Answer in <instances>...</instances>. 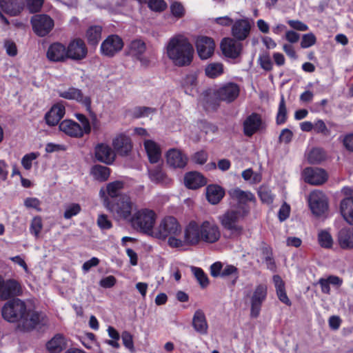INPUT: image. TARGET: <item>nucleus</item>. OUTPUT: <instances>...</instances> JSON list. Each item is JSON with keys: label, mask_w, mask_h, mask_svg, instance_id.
Returning a JSON list of instances; mask_svg holds the SVG:
<instances>
[{"label": "nucleus", "mask_w": 353, "mask_h": 353, "mask_svg": "<svg viewBox=\"0 0 353 353\" xmlns=\"http://www.w3.org/2000/svg\"><path fill=\"white\" fill-rule=\"evenodd\" d=\"M97 225L101 230H109L112 227L111 221L105 214H99L97 221Z\"/></svg>", "instance_id": "6e6d98bb"}, {"label": "nucleus", "mask_w": 353, "mask_h": 353, "mask_svg": "<svg viewBox=\"0 0 353 353\" xmlns=\"http://www.w3.org/2000/svg\"><path fill=\"white\" fill-rule=\"evenodd\" d=\"M81 210V208L79 204L74 203H70L65 206L63 216L65 219H69L77 215Z\"/></svg>", "instance_id": "8fccbe9b"}, {"label": "nucleus", "mask_w": 353, "mask_h": 353, "mask_svg": "<svg viewBox=\"0 0 353 353\" xmlns=\"http://www.w3.org/2000/svg\"><path fill=\"white\" fill-rule=\"evenodd\" d=\"M148 5L150 10L155 12L163 11L167 7V4L163 0H150Z\"/></svg>", "instance_id": "4d7b16f0"}, {"label": "nucleus", "mask_w": 353, "mask_h": 353, "mask_svg": "<svg viewBox=\"0 0 353 353\" xmlns=\"http://www.w3.org/2000/svg\"><path fill=\"white\" fill-rule=\"evenodd\" d=\"M102 27L92 26L86 31L85 37L90 45H97L101 38Z\"/></svg>", "instance_id": "79ce46f5"}, {"label": "nucleus", "mask_w": 353, "mask_h": 353, "mask_svg": "<svg viewBox=\"0 0 353 353\" xmlns=\"http://www.w3.org/2000/svg\"><path fill=\"white\" fill-rule=\"evenodd\" d=\"M182 234V227L178 220L172 216L163 218L154 228L152 236L160 241H166L172 248H179L186 244L185 237L179 238Z\"/></svg>", "instance_id": "7ed1b4c3"}, {"label": "nucleus", "mask_w": 353, "mask_h": 353, "mask_svg": "<svg viewBox=\"0 0 353 353\" xmlns=\"http://www.w3.org/2000/svg\"><path fill=\"white\" fill-rule=\"evenodd\" d=\"M250 208L246 206L239 208H232L219 216L218 219L223 229L229 232L230 235L239 236L243 231V228L239 221L248 214Z\"/></svg>", "instance_id": "20e7f679"}, {"label": "nucleus", "mask_w": 353, "mask_h": 353, "mask_svg": "<svg viewBox=\"0 0 353 353\" xmlns=\"http://www.w3.org/2000/svg\"><path fill=\"white\" fill-rule=\"evenodd\" d=\"M191 270L201 286L202 288L206 287L209 283V281L203 270L196 267H192Z\"/></svg>", "instance_id": "09e8293b"}, {"label": "nucleus", "mask_w": 353, "mask_h": 353, "mask_svg": "<svg viewBox=\"0 0 353 353\" xmlns=\"http://www.w3.org/2000/svg\"><path fill=\"white\" fill-rule=\"evenodd\" d=\"M65 337L60 334H56L46 344V347L50 353H59L66 347Z\"/></svg>", "instance_id": "4c0bfd02"}, {"label": "nucleus", "mask_w": 353, "mask_h": 353, "mask_svg": "<svg viewBox=\"0 0 353 353\" xmlns=\"http://www.w3.org/2000/svg\"><path fill=\"white\" fill-rule=\"evenodd\" d=\"M46 316L42 312L34 310H28L17 324V329L23 332H28L46 324Z\"/></svg>", "instance_id": "0eeeda50"}, {"label": "nucleus", "mask_w": 353, "mask_h": 353, "mask_svg": "<svg viewBox=\"0 0 353 353\" xmlns=\"http://www.w3.org/2000/svg\"><path fill=\"white\" fill-rule=\"evenodd\" d=\"M128 48L129 53L139 59L142 64L147 65L148 63V60L143 57L146 50V45L143 40L140 39L132 40L129 44Z\"/></svg>", "instance_id": "2f4dec72"}, {"label": "nucleus", "mask_w": 353, "mask_h": 353, "mask_svg": "<svg viewBox=\"0 0 353 353\" xmlns=\"http://www.w3.org/2000/svg\"><path fill=\"white\" fill-rule=\"evenodd\" d=\"M67 59L81 61L84 59L88 54V48L85 42L76 39L71 41L66 47Z\"/></svg>", "instance_id": "dca6fc26"}, {"label": "nucleus", "mask_w": 353, "mask_h": 353, "mask_svg": "<svg viewBox=\"0 0 353 353\" xmlns=\"http://www.w3.org/2000/svg\"><path fill=\"white\" fill-rule=\"evenodd\" d=\"M94 157L98 161L110 165L114 161L116 154L110 145L101 143L95 146Z\"/></svg>", "instance_id": "4be33fe9"}, {"label": "nucleus", "mask_w": 353, "mask_h": 353, "mask_svg": "<svg viewBox=\"0 0 353 353\" xmlns=\"http://www.w3.org/2000/svg\"><path fill=\"white\" fill-rule=\"evenodd\" d=\"M123 47L122 39L116 34L108 36L101 43L100 51L105 57H112Z\"/></svg>", "instance_id": "2eb2a0df"}, {"label": "nucleus", "mask_w": 353, "mask_h": 353, "mask_svg": "<svg viewBox=\"0 0 353 353\" xmlns=\"http://www.w3.org/2000/svg\"><path fill=\"white\" fill-rule=\"evenodd\" d=\"M225 194L224 190L217 185H210L206 188V197L208 201L213 204H217Z\"/></svg>", "instance_id": "e433bc0d"}, {"label": "nucleus", "mask_w": 353, "mask_h": 353, "mask_svg": "<svg viewBox=\"0 0 353 353\" xmlns=\"http://www.w3.org/2000/svg\"><path fill=\"white\" fill-rule=\"evenodd\" d=\"M293 137L292 132L288 128H285L281 130L279 139L281 143H289Z\"/></svg>", "instance_id": "774afa93"}, {"label": "nucleus", "mask_w": 353, "mask_h": 353, "mask_svg": "<svg viewBox=\"0 0 353 353\" xmlns=\"http://www.w3.org/2000/svg\"><path fill=\"white\" fill-rule=\"evenodd\" d=\"M163 52L174 65L183 67L192 63L194 50L188 37L184 34L178 33L168 39Z\"/></svg>", "instance_id": "f03ea898"}, {"label": "nucleus", "mask_w": 353, "mask_h": 353, "mask_svg": "<svg viewBox=\"0 0 353 353\" xmlns=\"http://www.w3.org/2000/svg\"><path fill=\"white\" fill-rule=\"evenodd\" d=\"M2 283L0 287L1 300H8L21 294V286L17 281L14 279L5 280L3 278Z\"/></svg>", "instance_id": "412c9836"}, {"label": "nucleus", "mask_w": 353, "mask_h": 353, "mask_svg": "<svg viewBox=\"0 0 353 353\" xmlns=\"http://www.w3.org/2000/svg\"><path fill=\"white\" fill-rule=\"evenodd\" d=\"M196 48L199 57L201 59H207L213 54L215 43L210 37L199 36L196 40Z\"/></svg>", "instance_id": "aec40b11"}, {"label": "nucleus", "mask_w": 353, "mask_h": 353, "mask_svg": "<svg viewBox=\"0 0 353 353\" xmlns=\"http://www.w3.org/2000/svg\"><path fill=\"white\" fill-rule=\"evenodd\" d=\"M156 112L155 108L149 107H137L133 110V116L136 118L148 117Z\"/></svg>", "instance_id": "3c124183"}, {"label": "nucleus", "mask_w": 353, "mask_h": 353, "mask_svg": "<svg viewBox=\"0 0 353 353\" xmlns=\"http://www.w3.org/2000/svg\"><path fill=\"white\" fill-rule=\"evenodd\" d=\"M39 156V152H30L24 155L21 159V165L26 170L31 169L32 161Z\"/></svg>", "instance_id": "603ef678"}, {"label": "nucleus", "mask_w": 353, "mask_h": 353, "mask_svg": "<svg viewBox=\"0 0 353 353\" xmlns=\"http://www.w3.org/2000/svg\"><path fill=\"white\" fill-rule=\"evenodd\" d=\"M252 28V21L248 17L234 21L231 26V35L237 41H244L249 37Z\"/></svg>", "instance_id": "ddd939ff"}, {"label": "nucleus", "mask_w": 353, "mask_h": 353, "mask_svg": "<svg viewBox=\"0 0 353 353\" xmlns=\"http://www.w3.org/2000/svg\"><path fill=\"white\" fill-rule=\"evenodd\" d=\"M210 274L213 277L220 276L221 278L232 277L234 284L239 277V269L232 264L223 263L216 261L210 266Z\"/></svg>", "instance_id": "9b49d317"}, {"label": "nucleus", "mask_w": 353, "mask_h": 353, "mask_svg": "<svg viewBox=\"0 0 353 353\" xmlns=\"http://www.w3.org/2000/svg\"><path fill=\"white\" fill-rule=\"evenodd\" d=\"M325 153L321 148L310 150V163H319L325 159Z\"/></svg>", "instance_id": "864d4df0"}, {"label": "nucleus", "mask_w": 353, "mask_h": 353, "mask_svg": "<svg viewBox=\"0 0 353 353\" xmlns=\"http://www.w3.org/2000/svg\"><path fill=\"white\" fill-rule=\"evenodd\" d=\"M262 120L259 114L252 113L243 122V132L247 137H251L260 130Z\"/></svg>", "instance_id": "7c9ffc66"}, {"label": "nucleus", "mask_w": 353, "mask_h": 353, "mask_svg": "<svg viewBox=\"0 0 353 353\" xmlns=\"http://www.w3.org/2000/svg\"><path fill=\"white\" fill-rule=\"evenodd\" d=\"M231 198L237 201L238 204L234 208L246 206L248 202L255 201L254 195L249 191H243L239 188L232 189L229 191Z\"/></svg>", "instance_id": "c756f323"}, {"label": "nucleus", "mask_w": 353, "mask_h": 353, "mask_svg": "<svg viewBox=\"0 0 353 353\" xmlns=\"http://www.w3.org/2000/svg\"><path fill=\"white\" fill-rule=\"evenodd\" d=\"M59 130L66 135L73 138H81L83 137L85 132L81 129V126L76 121L70 119H65L59 123Z\"/></svg>", "instance_id": "393cba45"}, {"label": "nucleus", "mask_w": 353, "mask_h": 353, "mask_svg": "<svg viewBox=\"0 0 353 353\" xmlns=\"http://www.w3.org/2000/svg\"><path fill=\"white\" fill-rule=\"evenodd\" d=\"M26 305L19 299H13L6 302L2 307L1 314L3 318L10 323H19L25 312Z\"/></svg>", "instance_id": "6e6552de"}, {"label": "nucleus", "mask_w": 353, "mask_h": 353, "mask_svg": "<svg viewBox=\"0 0 353 353\" xmlns=\"http://www.w3.org/2000/svg\"><path fill=\"white\" fill-rule=\"evenodd\" d=\"M112 145L115 154L121 157L129 155L132 149L130 138L124 134H117L112 139Z\"/></svg>", "instance_id": "6ab92c4d"}, {"label": "nucleus", "mask_w": 353, "mask_h": 353, "mask_svg": "<svg viewBox=\"0 0 353 353\" xmlns=\"http://www.w3.org/2000/svg\"><path fill=\"white\" fill-rule=\"evenodd\" d=\"M192 327L194 330L200 334H206L208 330V324L204 312L197 310L192 318Z\"/></svg>", "instance_id": "72a5a7b5"}, {"label": "nucleus", "mask_w": 353, "mask_h": 353, "mask_svg": "<svg viewBox=\"0 0 353 353\" xmlns=\"http://www.w3.org/2000/svg\"><path fill=\"white\" fill-rule=\"evenodd\" d=\"M157 215L149 208H141L134 213L130 219L132 228L152 236Z\"/></svg>", "instance_id": "39448f33"}, {"label": "nucleus", "mask_w": 353, "mask_h": 353, "mask_svg": "<svg viewBox=\"0 0 353 353\" xmlns=\"http://www.w3.org/2000/svg\"><path fill=\"white\" fill-rule=\"evenodd\" d=\"M168 165L172 168H183L188 163V157L181 150L172 148L166 153Z\"/></svg>", "instance_id": "b1692460"}, {"label": "nucleus", "mask_w": 353, "mask_h": 353, "mask_svg": "<svg viewBox=\"0 0 353 353\" xmlns=\"http://www.w3.org/2000/svg\"><path fill=\"white\" fill-rule=\"evenodd\" d=\"M75 117L81 123V129H83L85 134H90L91 132V125L88 119L83 114H76Z\"/></svg>", "instance_id": "e2e57ef3"}, {"label": "nucleus", "mask_w": 353, "mask_h": 353, "mask_svg": "<svg viewBox=\"0 0 353 353\" xmlns=\"http://www.w3.org/2000/svg\"><path fill=\"white\" fill-rule=\"evenodd\" d=\"M239 86L234 83H228L216 90L217 97L226 102L234 101L239 94Z\"/></svg>", "instance_id": "5701e85b"}, {"label": "nucleus", "mask_w": 353, "mask_h": 353, "mask_svg": "<svg viewBox=\"0 0 353 353\" xmlns=\"http://www.w3.org/2000/svg\"><path fill=\"white\" fill-rule=\"evenodd\" d=\"M59 96L65 99L74 100L83 105L86 110L91 112V99L88 96L83 94L81 90L76 88H69L66 90H59Z\"/></svg>", "instance_id": "a211bd4d"}, {"label": "nucleus", "mask_w": 353, "mask_h": 353, "mask_svg": "<svg viewBox=\"0 0 353 353\" xmlns=\"http://www.w3.org/2000/svg\"><path fill=\"white\" fill-rule=\"evenodd\" d=\"M40 205L41 201L37 198L35 197H28L24 200V205L27 208H34L38 211H40Z\"/></svg>", "instance_id": "338daca9"}, {"label": "nucleus", "mask_w": 353, "mask_h": 353, "mask_svg": "<svg viewBox=\"0 0 353 353\" xmlns=\"http://www.w3.org/2000/svg\"><path fill=\"white\" fill-rule=\"evenodd\" d=\"M221 236L219 226L213 219L200 223L191 221L185 228V241L187 245H196L200 242L214 243Z\"/></svg>", "instance_id": "f257e3e1"}, {"label": "nucleus", "mask_w": 353, "mask_h": 353, "mask_svg": "<svg viewBox=\"0 0 353 353\" xmlns=\"http://www.w3.org/2000/svg\"><path fill=\"white\" fill-rule=\"evenodd\" d=\"M288 119V110L284 99V96L281 95L279 104L278 111L276 117V123L277 125H282L286 122Z\"/></svg>", "instance_id": "a18cd8bd"}, {"label": "nucleus", "mask_w": 353, "mask_h": 353, "mask_svg": "<svg viewBox=\"0 0 353 353\" xmlns=\"http://www.w3.org/2000/svg\"><path fill=\"white\" fill-rule=\"evenodd\" d=\"M310 211L316 217L326 216L328 211V201L322 191L310 190Z\"/></svg>", "instance_id": "9d476101"}, {"label": "nucleus", "mask_w": 353, "mask_h": 353, "mask_svg": "<svg viewBox=\"0 0 353 353\" xmlns=\"http://www.w3.org/2000/svg\"><path fill=\"white\" fill-rule=\"evenodd\" d=\"M327 174L320 168H310V185H319L327 180Z\"/></svg>", "instance_id": "a19ab883"}, {"label": "nucleus", "mask_w": 353, "mask_h": 353, "mask_svg": "<svg viewBox=\"0 0 353 353\" xmlns=\"http://www.w3.org/2000/svg\"><path fill=\"white\" fill-rule=\"evenodd\" d=\"M268 295V287L264 283L255 286L250 296V316L256 318L259 316L263 303L265 301Z\"/></svg>", "instance_id": "1a4fd4ad"}, {"label": "nucleus", "mask_w": 353, "mask_h": 353, "mask_svg": "<svg viewBox=\"0 0 353 353\" xmlns=\"http://www.w3.org/2000/svg\"><path fill=\"white\" fill-rule=\"evenodd\" d=\"M259 61L261 67L265 70L270 71L272 68V62L270 57L268 54H261L259 57Z\"/></svg>", "instance_id": "052dcab7"}, {"label": "nucleus", "mask_w": 353, "mask_h": 353, "mask_svg": "<svg viewBox=\"0 0 353 353\" xmlns=\"http://www.w3.org/2000/svg\"><path fill=\"white\" fill-rule=\"evenodd\" d=\"M144 148L150 163H156L161 157V151L159 145L152 140H145Z\"/></svg>", "instance_id": "f704fd0d"}, {"label": "nucleus", "mask_w": 353, "mask_h": 353, "mask_svg": "<svg viewBox=\"0 0 353 353\" xmlns=\"http://www.w3.org/2000/svg\"><path fill=\"white\" fill-rule=\"evenodd\" d=\"M234 38L225 37L221 42V49L225 57L236 59L239 57L243 50V45Z\"/></svg>", "instance_id": "f3484780"}, {"label": "nucleus", "mask_w": 353, "mask_h": 353, "mask_svg": "<svg viewBox=\"0 0 353 353\" xmlns=\"http://www.w3.org/2000/svg\"><path fill=\"white\" fill-rule=\"evenodd\" d=\"M318 241L320 245L325 248H330L333 244L331 234L325 230H322L319 233Z\"/></svg>", "instance_id": "de8ad7c7"}, {"label": "nucleus", "mask_w": 353, "mask_h": 353, "mask_svg": "<svg viewBox=\"0 0 353 353\" xmlns=\"http://www.w3.org/2000/svg\"><path fill=\"white\" fill-rule=\"evenodd\" d=\"M100 197L103 201L105 207L112 213L117 214L118 217L130 221L132 217L131 211L134 203L128 195L121 196L117 201L112 202L105 195V191L101 189L99 191Z\"/></svg>", "instance_id": "423d86ee"}, {"label": "nucleus", "mask_w": 353, "mask_h": 353, "mask_svg": "<svg viewBox=\"0 0 353 353\" xmlns=\"http://www.w3.org/2000/svg\"><path fill=\"white\" fill-rule=\"evenodd\" d=\"M32 29L39 37L48 34L54 26V20L48 14H37L31 19Z\"/></svg>", "instance_id": "f8f14e48"}, {"label": "nucleus", "mask_w": 353, "mask_h": 353, "mask_svg": "<svg viewBox=\"0 0 353 353\" xmlns=\"http://www.w3.org/2000/svg\"><path fill=\"white\" fill-rule=\"evenodd\" d=\"M342 192L345 198L341 201L340 212L344 220L353 225V189L346 187Z\"/></svg>", "instance_id": "4468645a"}, {"label": "nucleus", "mask_w": 353, "mask_h": 353, "mask_svg": "<svg viewBox=\"0 0 353 353\" xmlns=\"http://www.w3.org/2000/svg\"><path fill=\"white\" fill-rule=\"evenodd\" d=\"M273 282L276 291L279 299L283 303L290 305L291 304L288 299L285 289V283L280 276L274 275L273 276Z\"/></svg>", "instance_id": "ea45409f"}, {"label": "nucleus", "mask_w": 353, "mask_h": 353, "mask_svg": "<svg viewBox=\"0 0 353 353\" xmlns=\"http://www.w3.org/2000/svg\"><path fill=\"white\" fill-rule=\"evenodd\" d=\"M0 7L3 12L12 16L17 15L22 10L21 6L10 0H0Z\"/></svg>", "instance_id": "37998d69"}, {"label": "nucleus", "mask_w": 353, "mask_h": 353, "mask_svg": "<svg viewBox=\"0 0 353 353\" xmlns=\"http://www.w3.org/2000/svg\"><path fill=\"white\" fill-rule=\"evenodd\" d=\"M25 2L30 12L35 13L41 10L44 0H25Z\"/></svg>", "instance_id": "5fc2aeb1"}, {"label": "nucleus", "mask_w": 353, "mask_h": 353, "mask_svg": "<svg viewBox=\"0 0 353 353\" xmlns=\"http://www.w3.org/2000/svg\"><path fill=\"white\" fill-rule=\"evenodd\" d=\"M259 196L263 203L271 204L274 201V195L267 189H261L259 191Z\"/></svg>", "instance_id": "0e129e2a"}, {"label": "nucleus", "mask_w": 353, "mask_h": 353, "mask_svg": "<svg viewBox=\"0 0 353 353\" xmlns=\"http://www.w3.org/2000/svg\"><path fill=\"white\" fill-rule=\"evenodd\" d=\"M170 10L172 15L176 18H181L185 14V9L183 6L179 2H174L171 4Z\"/></svg>", "instance_id": "13d9d810"}, {"label": "nucleus", "mask_w": 353, "mask_h": 353, "mask_svg": "<svg viewBox=\"0 0 353 353\" xmlns=\"http://www.w3.org/2000/svg\"><path fill=\"white\" fill-rule=\"evenodd\" d=\"M121 339L123 345L130 351L134 350V343L132 335L127 331H124L121 334Z\"/></svg>", "instance_id": "680f3d73"}, {"label": "nucleus", "mask_w": 353, "mask_h": 353, "mask_svg": "<svg viewBox=\"0 0 353 353\" xmlns=\"http://www.w3.org/2000/svg\"><path fill=\"white\" fill-rule=\"evenodd\" d=\"M42 221L40 217H34L30 225V232L37 237L42 229Z\"/></svg>", "instance_id": "bf43d9fd"}, {"label": "nucleus", "mask_w": 353, "mask_h": 353, "mask_svg": "<svg viewBox=\"0 0 353 353\" xmlns=\"http://www.w3.org/2000/svg\"><path fill=\"white\" fill-rule=\"evenodd\" d=\"M290 206L287 203L284 202L281 206L279 212L278 217L281 222L285 221L290 216Z\"/></svg>", "instance_id": "69168bd1"}, {"label": "nucleus", "mask_w": 353, "mask_h": 353, "mask_svg": "<svg viewBox=\"0 0 353 353\" xmlns=\"http://www.w3.org/2000/svg\"><path fill=\"white\" fill-rule=\"evenodd\" d=\"M91 174L96 180L105 181L110 176V169L103 165H96L92 167Z\"/></svg>", "instance_id": "c03bdc74"}, {"label": "nucleus", "mask_w": 353, "mask_h": 353, "mask_svg": "<svg viewBox=\"0 0 353 353\" xmlns=\"http://www.w3.org/2000/svg\"><path fill=\"white\" fill-rule=\"evenodd\" d=\"M336 241L341 248L353 249V227L341 228L337 233Z\"/></svg>", "instance_id": "cd10ccee"}, {"label": "nucleus", "mask_w": 353, "mask_h": 353, "mask_svg": "<svg viewBox=\"0 0 353 353\" xmlns=\"http://www.w3.org/2000/svg\"><path fill=\"white\" fill-rule=\"evenodd\" d=\"M65 113V108L62 103L54 104L46 114L45 119L46 123L50 126L57 125L59 121L63 117Z\"/></svg>", "instance_id": "c85d7f7f"}, {"label": "nucleus", "mask_w": 353, "mask_h": 353, "mask_svg": "<svg viewBox=\"0 0 353 353\" xmlns=\"http://www.w3.org/2000/svg\"><path fill=\"white\" fill-rule=\"evenodd\" d=\"M46 56L50 61H65L67 60L66 46L59 42L53 43L48 47Z\"/></svg>", "instance_id": "bb28decb"}, {"label": "nucleus", "mask_w": 353, "mask_h": 353, "mask_svg": "<svg viewBox=\"0 0 353 353\" xmlns=\"http://www.w3.org/2000/svg\"><path fill=\"white\" fill-rule=\"evenodd\" d=\"M205 72L208 77L216 78L223 72V64L220 63H210L206 66Z\"/></svg>", "instance_id": "49530a36"}, {"label": "nucleus", "mask_w": 353, "mask_h": 353, "mask_svg": "<svg viewBox=\"0 0 353 353\" xmlns=\"http://www.w3.org/2000/svg\"><path fill=\"white\" fill-rule=\"evenodd\" d=\"M123 188L124 183L123 181H115L108 183L105 189H102L105 191V195L108 199L111 198L117 200L119 199L121 196L125 195L124 194H121Z\"/></svg>", "instance_id": "c9c22d12"}, {"label": "nucleus", "mask_w": 353, "mask_h": 353, "mask_svg": "<svg viewBox=\"0 0 353 353\" xmlns=\"http://www.w3.org/2000/svg\"><path fill=\"white\" fill-rule=\"evenodd\" d=\"M148 172L150 180L154 183L168 186L172 183V179L168 177L160 165L148 168Z\"/></svg>", "instance_id": "a878e982"}, {"label": "nucleus", "mask_w": 353, "mask_h": 353, "mask_svg": "<svg viewBox=\"0 0 353 353\" xmlns=\"http://www.w3.org/2000/svg\"><path fill=\"white\" fill-rule=\"evenodd\" d=\"M181 86L185 94L194 96L198 92L196 76L193 74L186 75L182 80Z\"/></svg>", "instance_id": "58836bf2"}, {"label": "nucleus", "mask_w": 353, "mask_h": 353, "mask_svg": "<svg viewBox=\"0 0 353 353\" xmlns=\"http://www.w3.org/2000/svg\"><path fill=\"white\" fill-rule=\"evenodd\" d=\"M184 183L189 189H197L206 184L204 176L197 172H190L185 175Z\"/></svg>", "instance_id": "473e14b6"}]
</instances>
